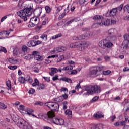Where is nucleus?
I'll use <instances>...</instances> for the list:
<instances>
[{
  "label": "nucleus",
  "instance_id": "1",
  "mask_svg": "<svg viewBox=\"0 0 129 129\" xmlns=\"http://www.w3.org/2000/svg\"><path fill=\"white\" fill-rule=\"evenodd\" d=\"M39 118L50 120L51 122H53L54 124H56L57 125H64V123H65L64 119L60 117H55V113L52 111L48 112L47 115L39 114Z\"/></svg>",
  "mask_w": 129,
  "mask_h": 129
},
{
  "label": "nucleus",
  "instance_id": "2",
  "mask_svg": "<svg viewBox=\"0 0 129 129\" xmlns=\"http://www.w3.org/2000/svg\"><path fill=\"white\" fill-rule=\"evenodd\" d=\"M33 12H34V6L33 4L30 3L24 9L18 11L17 14L26 22L28 20L27 17L31 16Z\"/></svg>",
  "mask_w": 129,
  "mask_h": 129
},
{
  "label": "nucleus",
  "instance_id": "3",
  "mask_svg": "<svg viewBox=\"0 0 129 129\" xmlns=\"http://www.w3.org/2000/svg\"><path fill=\"white\" fill-rule=\"evenodd\" d=\"M85 90L87 91V94H98L101 92V88L100 86L97 85L94 86H86L85 87Z\"/></svg>",
  "mask_w": 129,
  "mask_h": 129
},
{
  "label": "nucleus",
  "instance_id": "4",
  "mask_svg": "<svg viewBox=\"0 0 129 129\" xmlns=\"http://www.w3.org/2000/svg\"><path fill=\"white\" fill-rule=\"evenodd\" d=\"M105 69V67L103 66H96L94 67V69L91 70L89 72V75L92 77H96L99 75V72Z\"/></svg>",
  "mask_w": 129,
  "mask_h": 129
},
{
  "label": "nucleus",
  "instance_id": "5",
  "mask_svg": "<svg viewBox=\"0 0 129 129\" xmlns=\"http://www.w3.org/2000/svg\"><path fill=\"white\" fill-rule=\"evenodd\" d=\"M70 47L71 48H81L82 51H83L85 48H87V43L85 41H79L70 44Z\"/></svg>",
  "mask_w": 129,
  "mask_h": 129
},
{
  "label": "nucleus",
  "instance_id": "6",
  "mask_svg": "<svg viewBox=\"0 0 129 129\" xmlns=\"http://www.w3.org/2000/svg\"><path fill=\"white\" fill-rule=\"evenodd\" d=\"M38 24H39L38 18L36 17H32L30 19V22L28 24V27L29 28H33L35 27V26H37Z\"/></svg>",
  "mask_w": 129,
  "mask_h": 129
},
{
  "label": "nucleus",
  "instance_id": "7",
  "mask_svg": "<svg viewBox=\"0 0 129 129\" xmlns=\"http://www.w3.org/2000/svg\"><path fill=\"white\" fill-rule=\"evenodd\" d=\"M123 38L124 40L123 42L122 43V45L123 46V49L124 50H126V49L128 48V45H129V40H128L129 35L126 34H125L123 36Z\"/></svg>",
  "mask_w": 129,
  "mask_h": 129
},
{
  "label": "nucleus",
  "instance_id": "8",
  "mask_svg": "<svg viewBox=\"0 0 129 129\" xmlns=\"http://www.w3.org/2000/svg\"><path fill=\"white\" fill-rule=\"evenodd\" d=\"M32 55H33V57L37 61H39V62H41V61H43V60H44V57H43V56H41L39 52H38L37 51H34L32 52Z\"/></svg>",
  "mask_w": 129,
  "mask_h": 129
},
{
  "label": "nucleus",
  "instance_id": "9",
  "mask_svg": "<svg viewBox=\"0 0 129 129\" xmlns=\"http://www.w3.org/2000/svg\"><path fill=\"white\" fill-rule=\"evenodd\" d=\"M82 31L83 32H86L85 35H86L87 39H89V37L93 36V32L90 31L89 29L88 28H82Z\"/></svg>",
  "mask_w": 129,
  "mask_h": 129
},
{
  "label": "nucleus",
  "instance_id": "10",
  "mask_svg": "<svg viewBox=\"0 0 129 129\" xmlns=\"http://www.w3.org/2000/svg\"><path fill=\"white\" fill-rule=\"evenodd\" d=\"M111 23H112V20L111 21L109 19H104V18L103 17L101 22L102 26H110Z\"/></svg>",
  "mask_w": 129,
  "mask_h": 129
},
{
  "label": "nucleus",
  "instance_id": "11",
  "mask_svg": "<svg viewBox=\"0 0 129 129\" xmlns=\"http://www.w3.org/2000/svg\"><path fill=\"white\" fill-rule=\"evenodd\" d=\"M93 19L95 21V22L101 23V22H102V20H103V17L101 15H96L93 17Z\"/></svg>",
  "mask_w": 129,
  "mask_h": 129
},
{
  "label": "nucleus",
  "instance_id": "12",
  "mask_svg": "<svg viewBox=\"0 0 129 129\" xmlns=\"http://www.w3.org/2000/svg\"><path fill=\"white\" fill-rule=\"evenodd\" d=\"M42 8L38 7L36 9H35L33 11V14L36 17H40V15L42 13Z\"/></svg>",
  "mask_w": 129,
  "mask_h": 129
},
{
  "label": "nucleus",
  "instance_id": "13",
  "mask_svg": "<svg viewBox=\"0 0 129 129\" xmlns=\"http://www.w3.org/2000/svg\"><path fill=\"white\" fill-rule=\"evenodd\" d=\"M24 111H25L26 113H27L29 115H32V116H34V117H37V118H39V115L38 117H37L35 115L32 114V112H34V111L33 110V109L30 108L25 109Z\"/></svg>",
  "mask_w": 129,
  "mask_h": 129
},
{
  "label": "nucleus",
  "instance_id": "14",
  "mask_svg": "<svg viewBox=\"0 0 129 129\" xmlns=\"http://www.w3.org/2000/svg\"><path fill=\"white\" fill-rule=\"evenodd\" d=\"M27 51H28V47L26 45H23L22 47V50L20 51V54H21L22 56H25L27 53Z\"/></svg>",
  "mask_w": 129,
  "mask_h": 129
},
{
  "label": "nucleus",
  "instance_id": "15",
  "mask_svg": "<svg viewBox=\"0 0 129 129\" xmlns=\"http://www.w3.org/2000/svg\"><path fill=\"white\" fill-rule=\"evenodd\" d=\"M108 40L105 39V46L104 49H106V48H107L109 49V48H111V47H112V45L113 44L111 43L110 41H108Z\"/></svg>",
  "mask_w": 129,
  "mask_h": 129
},
{
  "label": "nucleus",
  "instance_id": "16",
  "mask_svg": "<svg viewBox=\"0 0 129 129\" xmlns=\"http://www.w3.org/2000/svg\"><path fill=\"white\" fill-rule=\"evenodd\" d=\"M116 13H117V8H114L110 11L109 15L110 17H114L116 16Z\"/></svg>",
  "mask_w": 129,
  "mask_h": 129
},
{
  "label": "nucleus",
  "instance_id": "17",
  "mask_svg": "<svg viewBox=\"0 0 129 129\" xmlns=\"http://www.w3.org/2000/svg\"><path fill=\"white\" fill-rule=\"evenodd\" d=\"M64 52V51H66V47H64V46H61L59 47H57L56 48V49H54L53 51L55 52Z\"/></svg>",
  "mask_w": 129,
  "mask_h": 129
},
{
  "label": "nucleus",
  "instance_id": "18",
  "mask_svg": "<svg viewBox=\"0 0 129 129\" xmlns=\"http://www.w3.org/2000/svg\"><path fill=\"white\" fill-rule=\"evenodd\" d=\"M44 106H47L50 109H52L54 107V102H47L44 103Z\"/></svg>",
  "mask_w": 129,
  "mask_h": 129
},
{
  "label": "nucleus",
  "instance_id": "19",
  "mask_svg": "<svg viewBox=\"0 0 129 129\" xmlns=\"http://www.w3.org/2000/svg\"><path fill=\"white\" fill-rule=\"evenodd\" d=\"M93 117L95 118H101V117H104V114L101 112H97L93 115Z\"/></svg>",
  "mask_w": 129,
  "mask_h": 129
},
{
  "label": "nucleus",
  "instance_id": "20",
  "mask_svg": "<svg viewBox=\"0 0 129 129\" xmlns=\"http://www.w3.org/2000/svg\"><path fill=\"white\" fill-rule=\"evenodd\" d=\"M8 61L11 64H18V59L14 57L10 58Z\"/></svg>",
  "mask_w": 129,
  "mask_h": 129
},
{
  "label": "nucleus",
  "instance_id": "21",
  "mask_svg": "<svg viewBox=\"0 0 129 129\" xmlns=\"http://www.w3.org/2000/svg\"><path fill=\"white\" fill-rule=\"evenodd\" d=\"M64 113L66 115H68L69 118H71L72 117V111L70 109H67L65 112Z\"/></svg>",
  "mask_w": 129,
  "mask_h": 129
},
{
  "label": "nucleus",
  "instance_id": "22",
  "mask_svg": "<svg viewBox=\"0 0 129 129\" xmlns=\"http://www.w3.org/2000/svg\"><path fill=\"white\" fill-rule=\"evenodd\" d=\"M52 109H53V110H55L56 111L59 110V104L57 102H54L53 107H52Z\"/></svg>",
  "mask_w": 129,
  "mask_h": 129
},
{
  "label": "nucleus",
  "instance_id": "23",
  "mask_svg": "<svg viewBox=\"0 0 129 129\" xmlns=\"http://www.w3.org/2000/svg\"><path fill=\"white\" fill-rule=\"evenodd\" d=\"M60 79V80H62V81H65L66 82H68L69 83H72V80L68 78L63 77L61 78Z\"/></svg>",
  "mask_w": 129,
  "mask_h": 129
},
{
  "label": "nucleus",
  "instance_id": "24",
  "mask_svg": "<svg viewBox=\"0 0 129 129\" xmlns=\"http://www.w3.org/2000/svg\"><path fill=\"white\" fill-rule=\"evenodd\" d=\"M105 45V39L102 40L99 42V47H100L101 48H103V49H104Z\"/></svg>",
  "mask_w": 129,
  "mask_h": 129
},
{
  "label": "nucleus",
  "instance_id": "25",
  "mask_svg": "<svg viewBox=\"0 0 129 129\" xmlns=\"http://www.w3.org/2000/svg\"><path fill=\"white\" fill-rule=\"evenodd\" d=\"M72 69H73V66L72 65H69L67 67H64L62 68V70L63 71H65L66 70H72Z\"/></svg>",
  "mask_w": 129,
  "mask_h": 129
},
{
  "label": "nucleus",
  "instance_id": "26",
  "mask_svg": "<svg viewBox=\"0 0 129 129\" xmlns=\"http://www.w3.org/2000/svg\"><path fill=\"white\" fill-rule=\"evenodd\" d=\"M106 40H108L110 42H112V41H115L116 40V36H109L106 38Z\"/></svg>",
  "mask_w": 129,
  "mask_h": 129
},
{
  "label": "nucleus",
  "instance_id": "27",
  "mask_svg": "<svg viewBox=\"0 0 129 129\" xmlns=\"http://www.w3.org/2000/svg\"><path fill=\"white\" fill-rule=\"evenodd\" d=\"M101 26H102V24L100 22H95L93 24V28H98V27H101Z\"/></svg>",
  "mask_w": 129,
  "mask_h": 129
},
{
  "label": "nucleus",
  "instance_id": "28",
  "mask_svg": "<svg viewBox=\"0 0 129 129\" xmlns=\"http://www.w3.org/2000/svg\"><path fill=\"white\" fill-rule=\"evenodd\" d=\"M25 81H28L29 83L33 82V79L30 77V76L27 75L25 78Z\"/></svg>",
  "mask_w": 129,
  "mask_h": 129
},
{
  "label": "nucleus",
  "instance_id": "29",
  "mask_svg": "<svg viewBox=\"0 0 129 129\" xmlns=\"http://www.w3.org/2000/svg\"><path fill=\"white\" fill-rule=\"evenodd\" d=\"M79 40H87L88 39L85 34L79 35Z\"/></svg>",
  "mask_w": 129,
  "mask_h": 129
},
{
  "label": "nucleus",
  "instance_id": "30",
  "mask_svg": "<svg viewBox=\"0 0 129 129\" xmlns=\"http://www.w3.org/2000/svg\"><path fill=\"white\" fill-rule=\"evenodd\" d=\"M18 81L20 83H25V82L26 81V80L25 78L23 77H20L18 78Z\"/></svg>",
  "mask_w": 129,
  "mask_h": 129
},
{
  "label": "nucleus",
  "instance_id": "31",
  "mask_svg": "<svg viewBox=\"0 0 129 129\" xmlns=\"http://www.w3.org/2000/svg\"><path fill=\"white\" fill-rule=\"evenodd\" d=\"M34 55H33V53L32 54H28L24 57V59L26 60H30L31 58L33 57Z\"/></svg>",
  "mask_w": 129,
  "mask_h": 129
},
{
  "label": "nucleus",
  "instance_id": "32",
  "mask_svg": "<svg viewBox=\"0 0 129 129\" xmlns=\"http://www.w3.org/2000/svg\"><path fill=\"white\" fill-rule=\"evenodd\" d=\"M45 9L47 14H49L51 13V8L49 7V6H46L45 7Z\"/></svg>",
  "mask_w": 129,
  "mask_h": 129
},
{
  "label": "nucleus",
  "instance_id": "33",
  "mask_svg": "<svg viewBox=\"0 0 129 129\" xmlns=\"http://www.w3.org/2000/svg\"><path fill=\"white\" fill-rule=\"evenodd\" d=\"M44 88H45V85L44 84H38L37 89L40 90V89H44Z\"/></svg>",
  "mask_w": 129,
  "mask_h": 129
},
{
  "label": "nucleus",
  "instance_id": "34",
  "mask_svg": "<svg viewBox=\"0 0 129 129\" xmlns=\"http://www.w3.org/2000/svg\"><path fill=\"white\" fill-rule=\"evenodd\" d=\"M114 28L110 29L108 31V35H113L114 34Z\"/></svg>",
  "mask_w": 129,
  "mask_h": 129
},
{
  "label": "nucleus",
  "instance_id": "35",
  "mask_svg": "<svg viewBox=\"0 0 129 129\" xmlns=\"http://www.w3.org/2000/svg\"><path fill=\"white\" fill-rule=\"evenodd\" d=\"M6 108H8V106L5 104L0 103V109H6Z\"/></svg>",
  "mask_w": 129,
  "mask_h": 129
},
{
  "label": "nucleus",
  "instance_id": "36",
  "mask_svg": "<svg viewBox=\"0 0 129 129\" xmlns=\"http://www.w3.org/2000/svg\"><path fill=\"white\" fill-rule=\"evenodd\" d=\"M77 74V71L76 70H74L72 71H70L68 72V74L70 75H74V74Z\"/></svg>",
  "mask_w": 129,
  "mask_h": 129
},
{
  "label": "nucleus",
  "instance_id": "37",
  "mask_svg": "<svg viewBox=\"0 0 129 129\" xmlns=\"http://www.w3.org/2000/svg\"><path fill=\"white\" fill-rule=\"evenodd\" d=\"M39 80L38 79H35V82L32 84L33 86H37L39 85Z\"/></svg>",
  "mask_w": 129,
  "mask_h": 129
},
{
  "label": "nucleus",
  "instance_id": "38",
  "mask_svg": "<svg viewBox=\"0 0 129 129\" xmlns=\"http://www.w3.org/2000/svg\"><path fill=\"white\" fill-rule=\"evenodd\" d=\"M7 86L9 88V89H11L12 88V84L11 83V81L8 80L6 83Z\"/></svg>",
  "mask_w": 129,
  "mask_h": 129
},
{
  "label": "nucleus",
  "instance_id": "39",
  "mask_svg": "<svg viewBox=\"0 0 129 129\" xmlns=\"http://www.w3.org/2000/svg\"><path fill=\"white\" fill-rule=\"evenodd\" d=\"M9 69H10V70H16L18 67L17 66H8Z\"/></svg>",
  "mask_w": 129,
  "mask_h": 129
},
{
  "label": "nucleus",
  "instance_id": "40",
  "mask_svg": "<svg viewBox=\"0 0 129 129\" xmlns=\"http://www.w3.org/2000/svg\"><path fill=\"white\" fill-rule=\"evenodd\" d=\"M48 35H47V34H42L40 38L41 39H43V40H44V41H46L47 39H48Z\"/></svg>",
  "mask_w": 129,
  "mask_h": 129
},
{
  "label": "nucleus",
  "instance_id": "41",
  "mask_svg": "<svg viewBox=\"0 0 129 129\" xmlns=\"http://www.w3.org/2000/svg\"><path fill=\"white\" fill-rule=\"evenodd\" d=\"M110 73H111V71L110 70L104 71L103 72V75H108L109 74H110Z\"/></svg>",
  "mask_w": 129,
  "mask_h": 129
},
{
  "label": "nucleus",
  "instance_id": "42",
  "mask_svg": "<svg viewBox=\"0 0 129 129\" xmlns=\"http://www.w3.org/2000/svg\"><path fill=\"white\" fill-rule=\"evenodd\" d=\"M72 20H73V23H74V22L76 23V22H79V21H80V18L78 17H75V18L72 19Z\"/></svg>",
  "mask_w": 129,
  "mask_h": 129
},
{
  "label": "nucleus",
  "instance_id": "43",
  "mask_svg": "<svg viewBox=\"0 0 129 129\" xmlns=\"http://www.w3.org/2000/svg\"><path fill=\"white\" fill-rule=\"evenodd\" d=\"M62 35L61 34H58L56 35H55L54 36L52 37V40H54L55 39H58V38H60V37H61Z\"/></svg>",
  "mask_w": 129,
  "mask_h": 129
},
{
  "label": "nucleus",
  "instance_id": "44",
  "mask_svg": "<svg viewBox=\"0 0 129 129\" xmlns=\"http://www.w3.org/2000/svg\"><path fill=\"white\" fill-rule=\"evenodd\" d=\"M9 16H11V14H8L7 15H6L5 16L2 17L1 19V22H4V21H5V20H6V19H7L8 18V17H9Z\"/></svg>",
  "mask_w": 129,
  "mask_h": 129
},
{
  "label": "nucleus",
  "instance_id": "45",
  "mask_svg": "<svg viewBox=\"0 0 129 129\" xmlns=\"http://www.w3.org/2000/svg\"><path fill=\"white\" fill-rule=\"evenodd\" d=\"M65 16H66V13H63L58 17V20H62V19L65 17Z\"/></svg>",
  "mask_w": 129,
  "mask_h": 129
},
{
  "label": "nucleus",
  "instance_id": "46",
  "mask_svg": "<svg viewBox=\"0 0 129 129\" xmlns=\"http://www.w3.org/2000/svg\"><path fill=\"white\" fill-rule=\"evenodd\" d=\"M0 51L1 52H4V53H7V49H6V48L4 47H0Z\"/></svg>",
  "mask_w": 129,
  "mask_h": 129
},
{
  "label": "nucleus",
  "instance_id": "47",
  "mask_svg": "<svg viewBox=\"0 0 129 129\" xmlns=\"http://www.w3.org/2000/svg\"><path fill=\"white\" fill-rule=\"evenodd\" d=\"M99 99V96H95L94 98H92L91 101L93 102H94L95 101H97Z\"/></svg>",
  "mask_w": 129,
  "mask_h": 129
},
{
  "label": "nucleus",
  "instance_id": "48",
  "mask_svg": "<svg viewBox=\"0 0 129 129\" xmlns=\"http://www.w3.org/2000/svg\"><path fill=\"white\" fill-rule=\"evenodd\" d=\"M51 71H52V72L54 73H57V72H58V70L57 68H52L51 69Z\"/></svg>",
  "mask_w": 129,
  "mask_h": 129
},
{
  "label": "nucleus",
  "instance_id": "49",
  "mask_svg": "<svg viewBox=\"0 0 129 129\" xmlns=\"http://www.w3.org/2000/svg\"><path fill=\"white\" fill-rule=\"evenodd\" d=\"M17 124L18 125H20V126H24V125H25L24 124V120H21L20 121H19Z\"/></svg>",
  "mask_w": 129,
  "mask_h": 129
},
{
  "label": "nucleus",
  "instance_id": "50",
  "mask_svg": "<svg viewBox=\"0 0 129 129\" xmlns=\"http://www.w3.org/2000/svg\"><path fill=\"white\" fill-rule=\"evenodd\" d=\"M0 34H2V35H6L7 36H9L10 34V32H8L6 31H3L2 32H0Z\"/></svg>",
  "mask_w": 129,
  "mask_h": 129
},
{
  "label": "nucleus",
  "instance_id": "51",
  "mask_svg": "<svg viewBox=\"0 0 129 129\" xmlns=\"http://www.w3.org/2000/svg\"><path fill=\"white\" fill-rule=\"evenodd\" d=\"M73 23V19H71L70 21H68L66 23V26H69V25H71V23Z\"/></svg>",
  "mask_w": 129,
  "mask_h": 129
},
{
  "label": "nucleus",
  "instance_id": "52",
  "mask_svg": "<svg viewBox=\"0 0 129 129\" xmlns=\"http://www.w3.org/2000/svg\"><path fill=\"white\" fill-rule=\"evenodd\" d=\"M29 94H34L35 93V89H30L28 91Z\"/></svg>",
  "mask_w": 129,
  "mask_h": 129
},
{
  "label": "nucleus",
  "instance_id": "53",
  "mask_svg": "<svg viewBox=\"0 0 129 129\" xmlns=\"http://www.w3.org/2000/svg\"><path fill=\"white\" fill-rule=\"evenodd\" d=\"M55 101H57V102H62L63 101V99L62 98V97H60Z\"/></svg>",
  "mask_w": 129,
  "mask_h": 129
},
{
  "label": "nucleus",
  "instance_id": "54",
  "mask_svg": "<svg viewBox=\"0 0 129 129\" xmlns=\"http://www.w3.org/2000/svg\"><path fill=\"white\" fill-rule=\"evenodd\" d=\"M43 79L45 80V81H47V82H50V77H42Z\"/></svg>",
  "mask_w": 129,
  "mask_h": 129
},
{
  "label": "nucleus",
  "instance_id": "55",
  "mask_svg": "<svg viewBox=\"0 0 129 129\" xmlns=\"http://www.w3.org/2000/svg\"><path fill=\"white\" fill-rule=\"evenodd\" d=\"M122 8H123V4H121L116 9L118 11H121L122 10Z\"/></svg>",
  "mask_w": 129,
  "mask_h": 129
},
{
  "label": "nucleus",
  "instance_id": "56",
  "mask_svg": "<svg viewBox=\"0 0 129 129\" xmlns=\"http://www.w3.org/2000/svg\"><path fill=\"white\" fill-rule=\"evenodd\" d=\"M49 59V58L47 57V58L45 60L44 62L45 63V64H50V63L51 62V60H50Z\"/></svg>",
  "mask_w": 129,
  "mask_h": 129
},
{
  "label": "nucleus",
  "instance_id": "57",
  "mask_svg": "<svg viewBox=\"0 0 129 129\" xmlns=\"http://www.w3.org/2000/svg\"><path fill=\"white\" fill-rule=\"evenodd\" d=\"M79 88H81V86H80V83H79L75 87V90L79 89Z\"/></svg>",
  "mask_w": 129,
  "mask_h": 129
},
{
  "label": "nucleus",
  "instance_id": "58",
  "mask_svg": "<svg viewBox=\"0 0 129 129\" xmlns=\"http://www.w3.org/2000/svg\"><path fill=\"white\" fill-rule=\"evenodd\" d=\"M31 44H32V47H35V46H36V41L35 40H32L31 41Z\"/></svg>",
  "mask_w": 129,
  "mask_h": 129
},
{
  "label": "nucleus",
  "instance_id": "59",
  "mask_svg": "<svg viewBox=\"0 0 129 129\" xmlns=\"http://www.w3.org/2000/svg\"><path fill=\"white\" fill-rule=\"evenodd\" d=\"M120 125L121 126H124V125H125V121H120Z\"/></svg>",
  "mask_w": 129,
  "mask_h": 129
},
{
  "label": "nucleus",
  "instance_id": "60",
  "mask_svg": "<svg viewBox=\"0 0 129 129\" xmlns=\"http://www.w3.org/2000/svg\"><path fill=\"white\" fill-rule=\"evenodd\" d=\"M88 0H79V3L80 5H83L85 2H87Z\"/></svg>",
  "mask_w": 129,
  "mask_h": 129
},
{
  "label": "nucleus",
  "instance_id": "61",
  "mask_svg": "<svg viewBox=\"0 0 129 129\" xmlns=\"http://www.w3.org/2000/svg\"><path fill=\"white\" fill-rule=\"evenodd\" d=\"M27 45L28 47H32V41H30L28 42L27 43Z\"/></svg>",
  "mask_w": 129,
  "mask_h": 129
},
{
  "label": "nucleus",
  "instance_id": "62",
  "mask_svg": "<svg viewBox=\"0 0 129 129\" xmlns=\"http://www.w3.org/2000/svg\"><path fill=\"white\" fill-rule=\"evenodd\" d=\"M62 97L64 98V99H67L68 98V95L66 94V93L62 95Z\"/></svg>",
  "mask_w": 129,
  "mask_h": 129
},
{
  "label": "nucleus",
  "instance_id": "63",
  "mask_svg": "<svg viewBox=\"0 0 129 129\" xmlns=\"http://www.w3.org/2000/svg\"><path fill=\"white\" fill-rule=\"evenodd\" d=\"M73 39L75 41H76L77 40H79V35L77 36H74L73 37Z\"/></svg>",
  "mask_w": 129,
  "mask_h": 129
},
{
  "label": "nucleus",
  "instance_id": "64",
  "mask_svg": "<svg viewBox=\"0 0 129 129\" xmlns=\"http://www.w3.org/2000/svg\"><path fill=\"white\" fill-rule=\"evenodd\" d=\"M58 79H58V76H55L52 77V80L53 81H55L56 80H58Z\"/></svg>",
  "mask_w": 129,
  "mask_h": 129
}]
</instances>
